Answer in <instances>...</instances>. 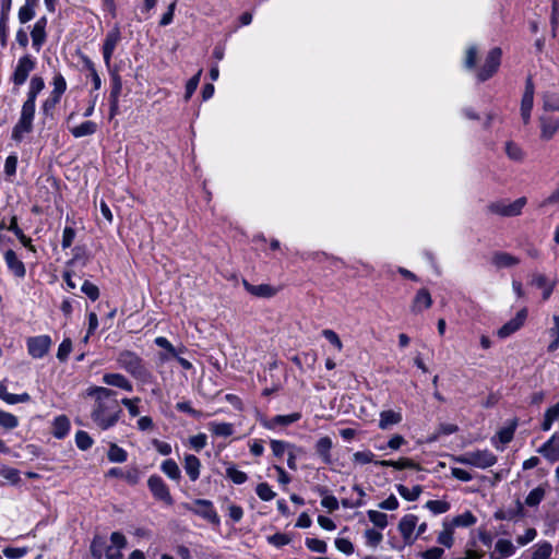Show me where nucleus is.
Masks as SVG:
<instances>
[{"label": "nucleus", "mask_w": 559, "mask_h": 559, "mask_svg": "<svg viewBox=\"0 0 559 559\" xmlns=\"http://www.w3.org/2000/svg\"><path fill=\"white\" fill-rule=\"evenodd\" d=\"M35 68V61L32 59L31 56H23L17 60V63L14 68L13 74H12V81L15 86L23 85L29 73Z\"/></svg>", "instance_id": "obj_10"}, {"label": "nucleus", "mask_w": 559, "mask_h": 559, "mask_svg": "<svg viewBox=\"0 0 559 559\" xmlns=\"http://www.w3.org/2000/svg\"><path fill=\"white\" fill-rule=\"evenodd\" d=\"M453 531L454 528L448 523L443 522V530L438 535V543L445 546L447 548L453 545Z\"/></svg>", "instance_id": "obj_43"}, {"label": "nucleus", "mask_w": 559, "mask_h": 559, "mask_svg": "<svg viewBox=\"0 0 559 559\" xmlns=\"http://www.w3.org/2000/svg\"><path fill=\"white\" fill-rule=\"evenodd\" d=\"M108 460L114 463H123L127 461L128 454L124 449L111 443L107 453Z\"/></svg>", "instance_id": "obj_41"}, {"label": "nucleus", "mask_w": 559, "mask_h": 559, "mask_svg": "<svg viewBox=\"0 0 559 559\" xmlns=\"http://www.w3.org/2000/svg\"><path fill=\"white\" fill-rule=\"evenodd\" d=\"M53 90L51 92L50 98L46 100L44 104V108L47 110L49 107H53L56 104L60 102L62 94L67 90V82L64 78L58 73L53 76L52 80Z\"/></svg>", "instance_id": "obj_17"}, {"label": "nucleus", "mask_w": 559, "mask_h": 559, "mask_svg": "<svg viewBox=\"0 0 559 559\" xmlns=\"http://www.w3.org/2000/svg\"><path fill=\"white\" fill-rule=\"evenodd\" d=\"M81 290L93 301L99 297L98 287L88 281L83 283Z\"/></svg>", "instance_id": "obj_64"}, {"label": "nucleus", "mask_w": 559, "mask_h": 559, "mask_svg": "<svg viewBox=\"0 0 559 559\" xmlns=\"http://www.w3.org/2000/svg\"><path fill=\"white\" fill-rule=\"evenodd\" d=\"M72 350V342L70 338H64L58 347L57 358L60 361H66L68 359L69 354Z\"/></svg>", "instance_id": "obj_61"}, {"label": "nucleus", "mask_w": 559, "mask_h": 559, "mask_svg": "<svg viewBox=\"0 0 559 559\" xmlns=\"http://www.w3.org/2000/svg\"><path fill=\"white\" fill-rule=\"evenodd\" d=\"M301 418V414L296 412L288 415H276L270 419H265L262 421V425L266 429H275L278 426H288Z\"/></svg>", "instance_id": "obj_20"}, {"label": "nucleus", "mask_w": 559, "mask_h": 559, "mask_svg": "<svg viewBox=\"0 0 559 559\" xmlns=\"http://www.w3.org/2000/svg\"><path fill=\"white\" fill-rule=\"evenodd\" d=\"M147 486L155 499L163 501L167 506L174 503L170 491L162 477L152 475L147 480Z\"/></svg>", "instance_id": "obj_11"}, {"label": "nucleus", "mask_w": 559, "mask_h": 559, "mask_svg": "<svg viewBox=\"0 0 559 559\" xmlns=\"http://www.w3.org/2000/svg\"><path fill=\"white\" fill-rule=\"evenodd\" d=\"M87 395L94 399L91 418L99 429L108 430L120 420L122 409L115 391L94 385L87 389Z\"/></svg>", "instance_id": "obj_1"}, {"label": "nucleus", "mask_w": 559, "mask_h": 559, "mask_svg": "<svg viewBox=\"0 0 559 559\" xmlns=\"http://www.w3.org/2000/svg\"><path fill=\"white\" fill-rule=\"evenodd\" d=\"M402 420L403 415L401 411H382L379 415V428L381 430H388L391 427L399 425Z\"/></svg>", "instance_id": "obj_24"}, {"label": "nucleus", "mask_w": 559, "mask_h": 559, "mask_svg": "<svg viewBox=\"0 0 559 559\" xmlns=\"http://www.w3.org/2000/svg\"><path fill=\"white\" fill-rule=\"evenodd\" d=\"M306 546L316 552L324 554L328 549L326 543L318 538H307Z\"/></svg>", "instance_id": "obj_62"}, {"label": "nucleus", "mask_w": 559, "mask_h": 559, "mask_svg": "<svg viewBox=\"0 0 559 559\" xmlns=\"http://www.w3.org/2000/svg\"><path fill=\"white\" fill-rule=\"evenodd\" d=\"M526 203L527 199L525 197H521L514 201L500 200L492 202L488 209L493 214L512 217L520 215Z\"/></svg>", "instance_id": "obj_4"}, {"label": "nucleus", "mask_w": 559, "mask_h": 559, "mask_svg": "<svg viewBox=\"0 0 559 559\" xmlns=\"http://www.w3.org/2000/svg\"><path fill=\"white\" fill-rule=\"evenodd\" d=\"M515 552V546L509 539H498L493 551L490 552V559H506L513 556Z\"/></svg>", "instance_id": "obj_23"}, {"label": "nucleus", "mask_w": 559, "mask_h": 559, "mask_svg": "<svg viewBox=\"0 0 559 559\" xmlns=\"http://www.w3.org/2000/svg\"><path fill=\"white\" fill-rule=\"evenodd\" d=\"M377 465L393 467L395 469H404V468H418V465L411 459L401 457L397 461L392 460H382L376 462Z\"/></svg>", "instance_id": "obj_36"}, {"label": "nucleus", "mask_w": 559, "mask_h": 559, "mask_svg": "<svg viewBox=\"0 0 559 559\" xmlns=\"http://www.w3.org/2000/svg\"><path fill=\"white\" fill-rule=\"evenodd\" d=\"M396 490L400 496L407 501H416L423 492V488L419 485H416L412 488H408L404 485H397Z\"/></svg>", "instance_id": "obj_39"}, {"label": "nucleus", "mask_w": 559, "mask_h": 559, "mask_svg": "<svg viewBox=\"0 0 559 559\" xmlns=\"http://www.w3.org/2000/svg\"><path fill=\"white\" fill-rule=\"evenodd\" d=\"M491 263L497 269H509L518 265L520 259L508 252H496L491 258Z\"/></svg>", "instance_id": "obj_29"}, {"label": "nucleus", "mask_w": 559, "mask_h": 559, "mask_svg": "<svg viewBox=\"0 0 559 559\" xmlns=\"http://www.w3.org/2000/svg\"><path fill=\"white\" fill-rule=\"evenodd\" d=\"M75 443L80 450H87L93 444V439L86 431L80 430L75 433Z\"/></svg>", "instance_id": "obj_56"}, {"label": "nucleus", "mask_w": 559, "mask_h": 559, "mask_svg": "<svg viewBox=\"0 0 559 559\" xmlns=\"http://www.w3.org/2000/svg\"><path fill=\"white\" fill-rule=\"evenodd\" d=\"M52 345V340L49 335L31 336L26 340V347L28 355L34 359H41L46 356Z\"/></svg>", "instance_id": "obj_6"}, {"label": "nucleus", "mask_w": 559, "mask_h": 559, "mask_svg": "<svg viewBox=\"0 0 559 559\" xmlns=\"http://www.w3.org/2000/svg\"><path fill=\"white\" fill-rule=\"evenodd\" d=\"M364 537L366 540V545L370 548H377L383 539L382 533L373 528L366 530L364 533Z\"/></svg>", "instance_id": "obj_46"}, {"label": "nucleus", "mask_w": 559, "mask_h": 559, "mask_svg": "<svg viewBox=\"0 0 559 559\" xmlns=\"http://www.w3.org/2000/svg\"><path fill=\"white\" fill-rule=\"evenodd\" d=\"M452 461L459 464L486 469L493 466L497 463L498 459L490 450L484 449L474 450L453 456Z\"/></svg>", "instance_id": "obj_3"}, {"label": "nucleus", "mask_w": 559, "mask_h": 559, "mask_svg": "<svg viewBox=\"0 0 559 559\" xmlns=\"http://www.w3.org/2000/svg\"><path fill=\"white\" fill-rule=\"evenodd\" d=\"M201 75H202V70H199L198 73L195 75H193L188 82H187V85H186V94H185V99L188 100L190 99V97L193 95V93L195 92L199 83H200V79H201Z\"/></svg>", "instance_id": "obj_60"}, {"label": "nucleus", "mask_w": 559, "mask_h": 559, "mask_svg": "<svg viewBox=\"0 0 559 559\" xmlns=\"http://www.w3.org/2000/svg\"><path fill=\"white\" fill-rule=\"evenodd\" d=\"M70 133L79 139L83 136L93 135L97 131V124L94 121L87 120L82 122L79 126L70 127L69 128Z\"/></svg>", "instance_id": "obj_33"}, {"label": "nucleus", "mask_w": 559, "mask_h": 559, "mask_svg": "<svg viewBox=\"0 0 559 559\" xmlns=\"http://www.w3.org/2000/svg\"><path fill=\"white\" fill-rule=\"evenodd\" d=\"M182 465L189 479L197 481L201 474V461L193 454H185Z\"/></svg>", "instance_id": "obj_21"}, {"label": "nucleus", "mask_w": 559, "mask_h": 559, "mask_svg": "<svg viewBox=\"0 0 559 559\" xmlns=\"http://www.w3.org/2000/svg\"><path fill=\"white\" fill-rule=\"evenodd\" d=\"M117 362L120 368L129 372L143 383L152 380V373L144 366L142 358L131 350H123L117 357Z\"/></svg>", "instance_id": "obj_2"}, {"label": "nucleus", "mask_w": 559, "mask_h": 559, "mask_svg": "<svg viewBox=\"0 0 559 559\" xmlns=\"http://www.w3.org/2000/svg\"><path fill=\"white\" fill-rule=\"evenodd\" d=\"M242 285L249 294L255 297L270 298L276 294V289L269 284L252 285L243 280Z\"/></svg>", "instance_id": "obj_27"}, {"label": "nucleus", "mask_w": 559, "mask_h": 559, "mask_svg": "<svg viewBox=\"0 0 559 559\" xmlns=\"http://www.w3.org/2000/svg\"><path fill=\"white\" fill-rule=\"evenodd\" d=\"M154 343L158 347L165 349L164 353L159 354V361L160 362H166L171 357H177L182 352V349H177L176 347H174V345L164 336H157L154 340Z\"/></svg>", "instance_id": "obj_28"}, {"label": "nucleus", "mask_w": 559, "mask_h": 559, "mask_svg": "<svg viewBox=\"0 0 559 559\" xmlns=\"http://www.w3.org/2000/svg\"><path fill=\"white\" fill-rule=\"evenodd\" d=\"M35 116V106L32 104H23L21 116L17 123L14 126L12 131V139L21 141L25 133L32 131L33 120Z\"/></svg>", "instance_id": "obj_5"}, {"label": "nucleus", "mask_w": 559, "mask_h": 559, "mask_svg": "<svg viewBox=\"0 0 559 559\" xmlns=\"http://www.w3.org/2000/svg\"><path fill=\"white\" fill-rule=\"evenodd\" d=\"M537 452L550 463L559 461V435L554 433Z\"/></svg>", "instance_id": "obj_16"}, {"label": "nucleus", "mask_w": 559, "mask_h": 559, "mask_svg": "<svg viewBox=\"0 0 559 559\" xmlns=\"http://www.w3.org/2000/svg\"><path fill=\"white\" fill-rule=\"evenodd\" d=\"M0 400L9 405L19 403H27L31 401V395L26 392L21 394H13L8 391L7 380L0 381Z\"/></svg>", "instance_id": "obj_22"}, {"label": "nucleus", "mask_w": 559, "mask_h": 559, "mask_svg": "<svg viewBox=\"0 0 559 559\" xmlns=\"http://www.w3.org/2000/svg\"><path fill=\"white\" fill-rule=\"evenodd\" d=\"M545 497V490L542 487L533 489L526 497L525 503L528 507H536Z\"/></svg>", "instance_id": "obj_55"}, {"label": "nucleus", "mask_w": 559, "mask_h": 559, "mask_svg": "<svg viewBox=\"0 0 559 559\" xmlns=\"http://www.w3.org/2000/svg\"><path fill=\"white\" fill-rule=\"evenodd\" d=\"M559 420V403L546 409L542 421V430L548 431L555 421Z\"/></svg>", "instance_id": "obj_37"}, {"label": "nucleus", "mask_w": 559, "mask_h": 559, "mask_svg": "<svg viewBox=\"0 0 559 559\" xmlns=\"http://www.w3.org/2000/svg\"><path fill=\"white\" fill-rule=\"evenodd\" d=\"M207 429L217 437L227 438L234 433V426L230 423L210 421Z\"/></svg>", "instance_id": "obj_34"}, {"label": "nucleus", "mask_w": 559, "mask_h": 559, "mask_svg": "<svg viewBox=\"0 0 559 559\" xmlns=\"http://www.w3.org/2000/svg\"><path fill=\"white\" fill-rule=\"evenodd\" d=\"M102 381L106 385L118 388L127 392L133 390L132 383L123 374L118 372L104 373Z\"/></svg>", "instance_id": "obj_18"}, {"label": "nucleus", "mask_w": 559, "mask_h": 559, "mask_svg": "<svg viewBox=\"0 0 559 559\" xmlns=\"http://www.w3.org/2000/svg\"><path fill=\"white\" fill-rule=\"evenodd\" d=\"M322 335L325 337L326 341L330 342L338 352L343 349V343L338 335L330 329H325L322 331Z\"/></svg>", "instance_id": "obj_63"}, {"label": "nucleus", "mask_w": 559, "mask_h": 559, "mask_svg": "<svg viewBox=\"0 0 559 559\" xmlns=\"http://www.w3.org/2000/svg\"><path fill=\"white\" fill-rule=\"evenodd\" d=\"M160 471L171 480L178 481L181 478L180 468L178 464L171 459L165 460L162 463Z\"/></svg>", "instance_id": "obj_38"}, {"label": "nucleus", "mask_w": 559, "mask_h": 559, "mask_svg": "<svg viewBox=\"0 0 559 559\" xmlns=\"http://www.w3.org/2000/svg\"><path fill=\"white\" fill-rule=\"evenodd\" d=\"M19 426V418L3 409H0V427L5 430L15 429Z\"/></svg>", "instance_id": "obj_44"}, {"label": "nucleus", "mask_w": 559, "mask_h": 559, "mask_svg": "<svg viewBox=\"0 0 559 559\" xmlns=\"http://www.w3.org/2000/svg\"><path fill=\"white\" fill-rule=\"evenodd\" d=\"M270 445L273 454L277 457L283 456L288 450L295 449V445L282 440H271Z\"/></svg>", "instance_id": "obj_49"}, {"label": "nucleus", "mask_w": 559, "mask_h": 559, "mask_svg": "<svg viewBox=\"0 0 559 559\" xmlns=\"http://www.w3.org/2000/svg\"><path fill=\"white\" fill-rule=\"evenodd\" d=\"M516 429V424L513 423L509 427L500 429L497 435L491 439V443L497 450L503 451V445L511 442Z\"/></svg>", "instance_id": "obj_26"}, {"label": "nucleus", "mask_w": 559, "mask_h": 559, "mask_svg": "<svg viewBox=\"0 0 559 559\" xmlns=\"http://www.w3.org/2000/svg\"><path fill=\"white\" fill-rule=\"evenodd\" d=\"M425 507L433 514H442L450 510V503L443 500H429Z\"/></svg>", "instance_id": "obj_52"}, {"label": "nucleus", "mask_w": 559, "mask_h": 559, "mask_svg": "<svg viewBox=\"0 0 559 559\" xmlns=\"http://www.w3.org/2000/svg\"><path fill=\"white\" fill-rule=\"evenodd\" d=\"M476 523V518L472 512L466 511L455 518L449 523L453 528L454 527H468Z\"/></svg>", "instance_id": "obj_40"}, {"label": "nucleus", "mask_w": 559, "mask_h": 559, "mask_svg": "<svg viewBox=\"0 0 559 559\" xmlns=\"http://www.w3.org/2000/svg\"><path fill=\"white\" fill-rule=\"evenodd\" d=\"M552 552V546L548 542H542L534 546L532 559H549Z\"/></svg>", "instance_id": "obj_42"}, {"label": "nucleus", "mask_w": 559, "mask_h": 559, "mask_svg": "<svg viewBox=\"0 0 559 559\" xmlns=\"http://www.w3.org/2000/svg\"><path fill=\"white\" fill-rule=\"evenodd\" d=\"M543 107L545 110L559 111V95H556V94L544 95Z\"/></svg>", "instance_id": "obj_58"}, {"label": "nucleus", "mask_w": 559, "mask_h": 559, "mask_svg": "<svg viewBox=\"0 0 559 559\" xmlns=\"http://www.w3.org/2000/svg\"><path fill=\"white\" fill-rule=\"evenodd\" d=\"M432 306V298L428 289L420 288L412 302L411 310L414 313H421L423 311L429 309Z\"/></svg>", "instance_id": "obj_19"}, {"label": "nucleus", "mask_w": 559, "mask_h": 559, "mask_svg": "<svg viewBox=\"0 0 559 559\" xmlns=\"http://www.w3.org/2000/svg\"><path fill=\"white\" fill-rule=\"evenodd\" d=\"M552 320L554 326L549 330L552 341L548 345V352H555L559 347V316H554Z\"/></svg>", "instance_id": "obj_53"}, {"label": "nucleus", "mask_w": 559, "mask_h": 559, "mask_svg": "<svg viewBox=\"0 0 559 559\" xmlns=\"http://www.w3.org/2000/svg\"><path fill=\"white\" fill-rule=\"evenodd\" d=\"M46 25H47V19L40 17L39 20H37V22L35 23V25L31 32L33 46L37 50H39V48L41 47V45L44 44V41L46 39V32H45Z\"/></svg>", "instance_id": "obj_30"}, {"label": "nucleus", "mask_w": 559, "mask_h": 559, "mask_svg": "<svg viewBox=\"0 0 559 559\" xmlns=\"http://www.w3.org/2000/svg\"><path fill=\"white\" fill-rule=\"evenodd\" d=\"M121 34L120 29L116 26L112 29H110L105 37L104 45H103V57L104 62L107 67L110 66L111 57L114 55V51L116 49V46L120 41Z\"/></svg>", "instance_id": "obj_15"}, {"label": "nucleus", "mask_w": 559, "mask_h": 559, "mask_svg": "<svg viewBox=\"0 0 559 559\" xmlns=\"http://www.w3.org/2000/svg\"><path fill=\"white\" fill-rule=\"evenodd\" d=\"M374 453L371 452L370 450H364V451H357L353 454V462L357 465H366V464H369V463H372V462H377L374 461Z\"/></svg>", "instance_id": "obj_48"}, {"label": "nucleus", "mask_w": 559, "mask_h": 559, "mask_svg": "<svg viewBox=\"0 0 559 559\" xmlns=\"http://www.w3.org/2000/svg\"><path fill=\"white\" fill-rule=\"evenodd\" d=\"M258 497L263 501H271L275 498L276 493L267 483H260L255 488Z\"/></svg>", "instance_id": "obj_51"}, {"label": "nucleus", "mask_w": 559, "mask_h": 559, "mask_svg": "<svg viewBox=\"0 0 559 559\" xmlns=\"http://www.w3.org/2000/svg\"><path fill=\"white\" fill-rule=\"evenodd\" d=\"M506 154L512 160L520 162L524 157L522 148L513 142L506 143Z\"/></svg>", "instance_id": "obj_57"}, {"label": "nucleus", "mask_w": 559, "mask_h": 559, "mask_svg": "<svg viewBox=\"0 0 559 559\" xmlns=\"http://www.w3.org/2000/svg\"><path fill=\"white\" fill-rule=\"evenodd\" d=\"M539 122V138L542 141L548 142L554 139V136L559 131V118L550 116V115H542L538 118Z\"/></svg>", "instance_id": "obj_13"}, {"label": "nucleus", "mask_w": 559, "mask_h": 559, "mask_svg": "<svg viewBox=\"0 0 559 559\" xmlns=\"http://www.w3.org/2000/svg\"><path fill=\"white\" fill-rule=\"evenodd\" d=\"M186 508L211 523L217 524L219 522L218 515L210 500L197 499L192 504L186 506Z\"/></svg>", "instance_id": "obj_8"}, {"label": "nucleus", "mask_w": 559, "mask_h": 559, "mask_svg": "<svg viewBox=\"0 0 559 559\" xmlns=\"http://www.w3.org/2000/svg\"><path fill=\"white\" fill-rule=\"evenodd\" d=\"M333 442L330 437H321L316 443V452L326 464L331 463V449Z\"/></svg>", "instance_id": "obj_32"}, {"label": "nucleus", "mask_w": 559, "mask_h": 559, "mask_svg": "<svg viewBox=\"0 0 559 559\" xmlns=\"http://www.w3.org/2000/svg\"><path fill=\"white\" fill-rule=\"evenodd\" d=\"M417 524L418 516L415 514H406L400 520L397 528L406 545H413L416 542L417 536L415 534V530Z\"/></svg>", "instance_id": "obj_9"}, {"label": "nucleus", "mask_w": 559, "mask_h": 559, "mask_svg": "<svg viewBox=\"0 0 559 559\" xmlns=\"http://www.w3.org/2000/svg\"><path fill=\"white\" fill-rule=\"evenodd\" d=\"M4 261L9 270L19 278H23L26 274L24 263L17 258L13 250H7L4 252Z\"/></svg>", "instance_id": "obj_25"}, {"label": "nucleus", "mask_w": 559, "mask_h": 559, "mask_svg": "<svg viewBox=\"0 0 559 559\" xmlns=\"http://www.w3.org/2000/svg\"><path fill=\"white\" fill-rule=\"evenodd\" d=\"M502 51L500 48L491 49L483 64V67L477 71V79L480 82H485L490 79L499 69L501 62Z\"/></svg>", "instance_id": "obj_7"}, {"label": "nucleus", "mask_w": 559, "mask_h": 559, "mask_svg": "<svg viewBox=\"0 0 559 559\" xmlns=\"http://www.w3.org/2000/svg\"><path fill=\"white\" fill-rule=\"evenodd\" d=\"M226 476L236 485H241L248 479V475L234 465L226 468Z\"/></svg>", "instance_id": "obj_47"}, {"label": "nucleus", "mask_w": 559, "mask_h": 559, "mask_svg": "<svg viewBox=\"0 0 559 559\" xmlns=\"http://www.w3.org/2000/svg\"><path fill=\"white\" fill-rule=\"evenodd\" d=\"M534 93L535 87L531 78L525 82V90L521 99V117L524 124H528L531 121V115L534 106Z\"/></svg>", "instance_id": "obj_12"}, {"label": "nucleus", "mask_w": 559, "mask_h": 559, "mask_svg": "<svg viewBox=\"0 0 559 559\" xmlns=\"http://www.w3.org/2000/svg\"><path fill=\"white\" fill-rule=\"evenodd\" d=\"M8 229L10 231L14 233V235L19 238V240L21 241V243L24 247L29 248L32 251H34V248L31 245V242H32L31 238H28L27 236L24 235V233L17 226V223H16L15 218L12 219V222H11L10 226L8 227Z\"/></svg>", "instance_id": "obj_50"}, {"label": "nucleus", "mask_w": 559, "mask_h": 559, "mask_svg": "<svg viewBox=\"0 0 559 559\" xmlns=\"http://www.w3.org/2000/svg\"><path fill=\"white\" fill-rule=\"evenodd\" d=\"M369 521L379 530H383L388 526V515L383 512L369 510L367 512Z\"/></svg>", "instance_id": "obj_45"}, {"label": "nucleus", "mask_w": 559, "mask_h": 559, "mask_svg": "<svg viewBox=\"0 0 559 559\" xmlns=\"http://www.w3.org/2000/svg\"><path fill=\"white\" fill-rule=\"evenodd\" d=\"M35 7L36 5H34V4L25 2V4L20 8L17 16H19V21L22 24L27 23L35 16Z\"/></svg>", "instance_id": "obj_54"}, {"label": "nucleus", "mask_w": 559, "mask_h": 559, "mask_svg": "<svg viewBox=\"0 0 559 559\" xmlns=\"http://www.w3.org/2000/svg\"><path fill=\"white\" fill-rule=\"evenodd\" d=\"M70 420L66 415H59L52 423V435L57 439H63L70 431Z\"/></svg>", "instance_id": "obj_31"}, {"label": "nucleus", "mask_w": 559, "mask_h": 559, "mask_svg": "<svg viewBox=\"0 0 559 559\" xmlns=\"http://www.w3.org/2000/svg\"><path fill=\"white\" fill-rule=\"evenodd\" d=\"M141 402L140 397L133 399H122L121 403L126 406L131 417H136L140 414L139 403Z\"/></svg>", "instance_id": "obj_59"}, {"label": "nucleus", "mask_w": 559, "mask_h": 559, "mask_svg": "<svg viewBox=\"0 0 559 559\" xmlns=\"http://www.w3.org/2000/svg\"><path fill=\"white\" fill-rule=\"evenodd\" d=\"M527 318V310L526 309H521L514 318H512L511 320H509L507 323H504L498 331H497V335L500 337V338H506L508 336H510L511 334L515 333L518 330H520L525 320Z\"/></svg>", "instance_id": "obj_14"}, {"label": "nucleus", "mask_w": 559, "mask_h": 559, "mask_svg": "<svg viewBox=\"0 0 559 559\" xmlns=\"http://www.w3.org/2000/svg\"><path fill=\"white\" fill-rule=\"evenodd\" d=\"M44 80L40 76H33L29 82L27 99L24 103L35 106L36 97L44 90Z\"/></svg>", "instance_id": "obj_35"}]
</instances>
